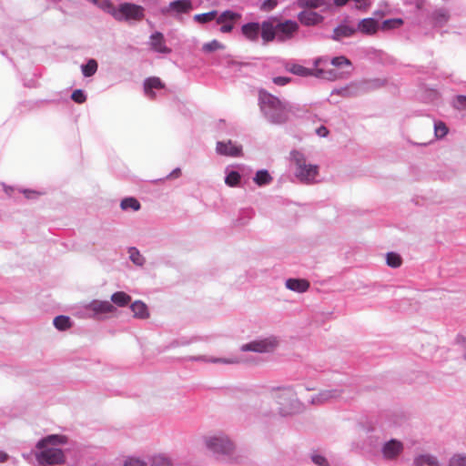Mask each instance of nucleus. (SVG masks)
I'll return each instance as SVG.
<instances>
[{
    "label": "nucleus",
    "instance_id": "1",
    "mask_svg": "<svg viewBox=\"0 0 466 466\" xmlns=\"http://www.w3.org/2000/svg\"><path fill=\"white\" fill-rule=\"evenodd\" d=\"M67 442V438L64 435H49L40 441L36 447L40 450L36 453L37 461L42 465L61 464L65 461L63 451L56 446L63 445Z\"/></svg>",
    "mask_w": 466,
    "mask_h": 466
},
{
    "label": "nucleus",
    "instance_id": "2",
    "mask_svg": "<svg viewBox=\"0 0 466 466\" xmlns=\"http://www.w3.org/2000/svg\"><path fill=\"white\" fill-rule=\"evenodd\" d=\"M260 107L265 116L275 124H281L289 119L290 106L271 94L263 92L259 96Z\"/></svg>",
    "mask_w": 466,
    "mask_h": 466
},
{
    "label": "nucleus",
    "instance_id": "3",
    "mask_svg": "<svg viewBox=\"0 0 466 466\" xmlns=\"http://www.w3.org/2000/svg\"><path fill=\"white\" fill-rule=\"evenodd\" d=\"M290 71L298 76H314L318 78L327 79V80H336L339 79L341 75L337 70L333 68H329L328 61L325 58H318L314 62V68L309 69L299 65H295L292 66Z\"/></svg>",
    "mask_w": 466,
    "mask_h": 466
},
{
    "label": "nucleus",
    "instance_id": "4",
    "mask_svg": "<svg viewBox=\"0 0 466 466\" xmlns=\"http://www.w3.org/2000/svg\"><path fill=\"white\" fill-rule=\"evenodd\" d=\"M291 159L297 167V177L302 182L313 183L319 175V167L317 165H308L304 154L297 150L291 152Z\"/></svg>",
    "mask_w": 466,
    "mask_h": 466
},
{
    "label": "nucleus",
    "instance_id": "5",
    "mask_svg": "<svg viewBox=\"0 0 466 466\" xmlns=\"http://www.w3.org/2000/svg\"><path fill=\"white\" fill-rule=\"evenodd\" d=\"M109 12L118 21H140L144 17V8L141 5L135 4L124 3L121 4L117 8H115L112 5H109Z\"/></svg>",
    "mask_w": 466,
    "mask_h": 466
},
{
    "label": "nucleus",
    "instance_id": "6",
    "mask_svg": "<svg viewBox=\"0 0 466 466\" xmlns=\"http://www.w3.org/2000/svg\"><path fill=\"white\" fill-rule=\"evenodd\" d=\"M276 402L280 406L279 411L283 415L291 412L293 404L296 400V393L291 388L279 389L274 395Z\"/></svg>",
    "mask_w": 466,
    "mask_h": 466
},
{
    "label": "nucleus",
    "instance_id": "7",
    "mask_svg": "<svg viewBox=\"0 0 466 466\" xmlns=\"http://www.w3.org/2000/svg\"><path fill=\"white\" fill-rule=\"evenodd\" d=\"M279 342L276 338L269 337L260 340H254L241 346L242 351H254L258 353H265L273 351Z\"/></svg>",
    "mask_w": 466,
    "mask_h": 466
},
{
    "label": "nucleus",
    "instance_id": "8",
    "mask_svg": "<svg viewBox=\"0 0 466 466\" xmlns=\"http://www.w3.org/2000/svg\"><path fill=\"white\" fill-rule=\"evenodd\" d=\"M206 444L212 451L219 454H230L234 450L233 443L226 436H214L206 440Z\"/></svg>",
    "mask_w": 466,
    "mask_h": 466
},
{
    "label": "nucleus",
    "instance_id": "9",
    "mask_svg": "<svg viewBox=\"0 0 466 466\" xmlns=\"http://www.w3.org/2000/svg\"><path fill=\"white\" fill-rule=\"evenodd\" d=\"M216 151L218 154L226 157H238L242 156V147L232 140L218 142Z\"/></svg>",
    "mask_w": 466,
    "mask_h": 466
},
{
    "label": "nucleus",
    "instance_id": "10",
    "mask_svg": "<svg viewBox=\"0 0 466 466\" xmlns=\"http://www.w3.org/2000/svg\"><path fill=\"white\" fill-rule=\"evenodd\" d=\"M240 18V15L229 10L223 12L218 15L217 24L221 25L220 32L229 33L234 28V24Z\"/></svg>",
    "mask_w": 466,
    "mask_h": 466
},
{
    "label": "nucleus",
    "instance_id": "11",
    "mask_svg": "<svg viewBox=\"0 0 466 466\" xmlns=\"http://www.w3.org/2000/svg\"><path fill=\"white\" fill-rule=\"evenodd\" d=\"M87 309L96 317L114 314L116 311V307L107 300H94L87 306Z\"/></svg>",
    "mask_w": 466,
    "mask_h": 466
},
{
    "label": "nucleus",
    "instance_id": "12",
    "mask_svg": "<svg viewBox=\"0 0 466 466\" xmlns=\"http://www.w3.org/2000/svg\"><path fill=\"white\" fill-rule=\"evenodd\" d=\"M277 37L279 40L283 41L290 38L295 32H297L299 25L295 21L287 20L283 23L276 22Z\"/></svg>",
    "mask_w": 466,
    "mask_h": 466
},
{
    "label": "nucleus",
    "instance_id": "13",
    "mask_svg": "<svg viewBox=\"0 0 466 466\" xmlns=\"http://www.w3.org/2000/svg\"><path fill=\"white\" fill-rule=\"evenodd\" d=\"M276 18L262 22L260 25L261 37L265 43L274 40L277 36Z\"/></svg>",
    "mask_w": 466,
    "mask_h": 466
},
{
    "label": "nucleus",
    "instance_id": "14",
    "mask_svg": "<svg viewBox=\"0 0 466 466\" xmlns=\"http://www.w3.org/2000/svg\"><path fill=\"white\" fill-rule=\"evenodd\" d=\"M380 28L379 23L373 18H364L358 24L357 31L366 35H375Z\"/></svg>",
    "mask_w": 466,
    "mask_h": 466
},
{
    "label": "nucleus",
    "instance_id": "15",
    "mask_svg": "<svg viewBox=\"0 0 466 466\" xmlns=\"http://www.w3.org/2000/svg\"><path fill=\"white\" fill-rule=\"evenodd\" d=\"M164 87L165 84L157 76L148 77L144 82V92L150 99L156 98V93L153 89H162Z\"/></svg>",
    "mask_w": 466,
    "mask_h": 466
},
{
    "label": "nucleus",
    "instance_id": "16",
    "mask_svg": "<svg viewBox=\"0 0 466 466\" xmlns=\"http://www.w3.org/2000/svg\"><path fill=\"white\" fill-rule=\"evenodd\" d=\"M150 46L151 49L161 54L171 52V49L166 46L164 35L160 32H156L150 36Z\"/></svg>",
    "mask_w": 466,
    "mask_h": 466
},
{
    "label": "nucleus",
    "instance_id": "17",
    "mask_svg": "<svg viewBox=\"0 0 466 466\" xmlns=\"http://www.w3.org/2000/svg\"><path fill=\"white\" fill-rule=\"evenodd\" d=\"M403 450V445L400 441L391 440L388 441L383 447V455L387 459L396 458Z\"/></svg>",
    "mask_w": 466,
    "mask_h": 466
},
{
    "label": "nucleus",
    "instance_id": "18",
    "mask_svg": "<svg viewBox=\"0 0 466 466\" xmlns=\"http://www.w3.org/2000/svg\"><path fill=\"white\" fill-rule=\"evenodd\" d=\"M299 20L305 25H315L322 21V16L312 10H305L299 13Z\"/></svg>",
    "mask_w": 466,
    "mask_h": 466
},
{
    "label": "nucleus",
    "instance_id": "19",
    "mask_svg": "<svg viewBox=\"0 0 466 466\" xmlns=\"http://www.w3.org/2000/svg\"><path fill=\"white\" fill-rule=\"evenodd\" d=\"M242 34L250 41H256L260 33V25L258 23H248L241 28Z\"/></svg>",
    "mask_w": 466,
    "mask_h": 466
},
{
    "label": "nucleus",
    "instance_id": "20",
    "mask_svg": "<svg viewBox=\"0 0 466 466\" xmlns=\"http://www.w3.org/2000/svg\"><path fill=\"white\" fill-rule=\"evenodd\" d=\"M286 287L293 291L305 292L309 288V282L306 279H289L286 281Z\"/></svg>",
    "mask_w": 466,
    "mask_h": 466
},
{
    "label": "nucleus",
    "instance_id": "21",
    "mask_svg": "<svg viewBox=\"0 0 466 466\" xmlns=\"http://www.w3.org/2000/svg\"><path fill=\"white\" fill-rule=\"evenodd\" d=\"M130 309L135 318L144 319L149 317V312L147 305L140 300H137L134 303H132Z\"/></svg>",
    "mask_w": 466,
    "mask_h": 466
},
{
    "label": "nucleus",
    "instance_id": "22",
    "mask_svg": "<svg viewBox=\"0 0 466 466\" xmlns=\"http://www.w3.org/2000/svg\"><path fill=\"white\" fill-rule=\"evenodd\" d=\"M415 466H440L438 459L431 454H421L414 459Z\"/></svg>",
    "mask_w": 466,
    "mask_h": 466
},
{
    "label": "nucleus",
    "instance_id": "23",
    "mask_svg": "<svg viewBox=\"0 0 466 466\" xmlns=\"http://www.w3.org/2000/svg\"><path fill=\"white\" fill-rule=\"evenodd\" d=\"M356 33V28L349 25H339L334 29L333 39L340 40L343 37H350Z\"/></svg>",
    "mask_w": 466,
    "mask_h": 466
},
{
    "label": "nucleus",
    "instance_id": "24",
    "mask_svg": "<svg viewBox=\"0 0 466 466\" xmlns=\"http://www.w3.org/2000/svg\"><path fill=\"white\" fill-rule=\"evenodd\" d=\"M111 301L118 307H125L130 303L131 297L126 292L117 291L111 296Z\"/></svg>",
    "mask_w": 466,
    "mask_h": 466
},
{
    "label": "nucleus",
    "instance_id": "25",
    "mask_svg": "<svg viewBox=\"0 0 466 466\" xmlns=\"http://www.w3.org/2000/svg\"><path fill=\"white\" fill-rule=\"evenodd\" d=\"M170 8L177 13H187L192 9L190 0H177L170 4Z\"/></svg>",
    "mask_w": 466,
    "mask_h": 466
},
{
    "label": "nucleus",
    "instance_id": "26",
    "mask_svg": "<svg viewBox=\"0 0 466 466\" xmlns=\"http://www.w3.org/2000/svg\"><path fill=\"white\" fill-rule=\"evenodd\" d=\"M330 65L333 66L332 67L333 69L337 70L339 73V71L338 70L339 68H341L343 66L350 67L351 62L346 56H336V57L332 58ZM328 66H329V68H331L329 64H328ZM340 75H341V76L339 78L342 77L341 72H340Z\"/></svg>",
    "mask_w": 466,
    "mask_h": 466
},
{
    "label": "nucleus",
    "instance_id": "27",
    "mask_svg": "<svg viewBox=\"0 0 466 466\" xmlns=\"http://www.w3.org/2000/svg\"><path fill=\"white\" fill-rule=\"evenodd\" d=\"M120 207L123 210L132 209L134 211H137L140 209L141 206L138 200L135 198H126L121 203Z\"/></svg>",
    "mask_w": 466,
    "mask_h": 466
},
{
    "label": "nucleus",
    "instance_id": "28",
    "mask_svg": "<svg viewBox=\"0 0 466 466\" xmlns=\"http://www.w3.org/2000/svg\"><path fill=\"white\" fill-rule=\"evenodd\" d=\"M272 177L267 170H258L254 177L255 183L258 186L267 185L270 183Z\"/></svg>",
    "mask_w": 466,
    "mask_h": 466
},
{
    "label": "nucleus",
    "instance_id": "29",
    "mask_svg": "<svg viewBox=\"0 0 466 466\" xmlns=\"http://www.w3.org/2000/svg\"><path fill=\"white\" fill-rule=\"evenodd\" d=\"M449 14L445 9H438L432 14L434 23L438 25H442L449 20Z\"/></svg>",
    "mask_w": 466,
    "mask_h": 466
},
{
    "label": "nucleus",
    "instance_id": "30",
    "mask_svg": "<svg viewBox=\"0 0 466 466\" xmlns=\"http://www.w3.org/2000/svg\"><path fill=\"white\" fill-rule=\"evenodd\" d=\"M218 16V12L213 10L208 13L204 14H198L194 16V20L200 24H206L208 23L214 19H216Z\"/></svg>",
    "mask_w": 466,
    "mask_h": 466
},
{
    "label": "nucleus",
    "instance_id": "31",
    "mask_svg": "<svg viewBox=\"0 0 466 466\" xmlns=\"http://www.w3.org/2000/svg\"><path fill=\"white\" fill-rule=\"evenodd\" d=\"M129 258L137 266H143L145 258L140 254L139 250L132 247L128 249Z\"/></svg>",
    "mask_w": 466,
    "mask_h": 466
},
{
    "label": "nucleus",
    "instance_id": "32",
    "mask_svg": "<svg viewBox=\"0 0 466 466\" xmlns=\"http://www.w3.org/2000/svg\"><path fill=\"white\" fill-rule=\"evenodd\" d=\"M403 20L400 18H392V19H387L382 22L380 28L381 30H390L394 28H399L400 25H402Z\"/></svg>",
    "mask_w": 466,
    "mask_h": 466
},
{
    "label": "nucleus",
    "instance_id": "33",
    "mask_svg": "<svg viewBox=\"0 0 466 466\" xmlns=\"http://www.w3.org/2000/svg\"><path fill=\"white\" fill-rule=\"evenodd\" d=\"M54 325L59 330H66L70 328V319L66 316H57L54 319Z\"/></svg>",
    "mask_w": 466,
    "mask_h": 466
},
{
    "label": "nucleus",
    "instance_id": "34",
    "mask_svg": "<svg viewBox=\"0 0 466 466\" xmlns=\"http://www.w3.org/2000/svg\"><path fill=\"white\" fill-rule=\"evenodd\" d=\"M97 70V63L95 59H90L82 66V72L85 76H92Z\"/></svg>",
    "mask_w": 466,
    "mask_h": 466
},
{
    "label": "nucleus",
    "instance_id": "35",
    "mask_svg": "<svg viewBox=\"0 0 466 466\" xmlns=\"http://www.w3.org/2000/svg\"><path fill=\"white\" fill-rule=\"evenodd\" d=\"M387 265L391 268H399L402 264L400 256L394 252H389L386 257Z\"/></svg>",
    "mask_w": 466,
    "mask_h": 466
},
{
    "label": "nucleus",
    "instance_id": "36",
    "mask_svg": "<svg viewBox=\"0 0 466 466\" xmlns=\"http://www.w3.org/2000/svg\"><path fill=\"white\" fill-rule=\"evenodd\" d=\"M224 45L218 40H212L209 43H206L202 46V50L206 53H211L217 50L224 49Z\"/></svg>",
    "mask_w": 466,
    "mask_h": 466
},
{
    "label": "nucleus",
    "instance_id": "37",
    "mask_svg": "<svg viewBox=\"0 0 466 466\" xmlns=\"http://www.w3.org/2000/svg\"><path fill=\"white\" fill-rule=\"evenodd\" d=\"M325 4V0H298L299 7L318 8Z\"/></svg>",
    "mask_w": 466,
    "mask_h": 466
},
{
    "label": "nucleus",
    "instance_id": "38",
    "mask_svg": "<svg viewBox=\"0 0 466 466\" xmlns=\"http://www.w3.org/2000/svg\"><path fill=\"white\" fill-rule=\"evenodd\" d=\"M240 181V175L237 171H231L226 177L225 182L229 187L237 186Z\"/></svg>",
    "mask_w": 466,
    "mask_h": 466
},
{
    "label": "nucleus",
    "instance_id": "39",
    "mask_svg": "<svg viewBox=\"0 0 466 466\" xmlns=\"http://www.w3.org/2000/svg\"><path fill=\"white\" fill-rule=\"evenodd\" d=\"M434 131H435L436 137L441 138L447 135L448 127L445 125V123L440 121V122L435 123Z\"/></svg>",
    "mask_w": 466,
    "mask_h": 466
},
{
    "label": "nucleus",
    "instance_id": "40",
    "mask_svg": "<svg viewBox=\"0 0 466 466\" xmlns=\"http://www.w3.org/2000/svg\"><path fill=\"white\" fill-rule=\"evenodd\" d=\"M449 466H466V455L456 454L451 460Z\"/></svg>",
    "mask_w": 466,
    "mask_h": 466
},
{
    "label": "nucleus",
    "instance_id": "41",
    "mask_svg": "<svg viewBox=\"0 0 466 466\" xmlns=\"http://www.w3.org/2000/svg\"><path fill=\"white\" fill-rule=\"evenodd\" d=\"M339 396V391L337 390H324V391L319 393V398L323 401H327V400H329L331 399L338 398Z\"/></svg>",
    "mask_w": 466,
    "mask_h": 466
},
{
    "label": "nucleus",
    "instance_id": "42",
    "mask_svg": "<svg viewBox=\"0 0 466 466\" xmlns=\"http://www.w3.org/2000/svg\"><path fill=\"white\" fill-rule=\"evenodd\" d=\"M151 466H172V463L167 458L159 455L153 458Z\"/></svg>",
    "mask_w": 466,
    "mask_h": 466
},
{
    "label": "nucleus",
    "instance_id": "43",
    "mask_svg": "<svg viewBox=\"0 0 466 466\" xmlns=\"http://www.w3.org/2000/svg\"><path fill=\"white\" fill-rule=\"evenodd\" d=\"M71 98L77 104H82L86 100V96L81 89L73 91Z\"/></svg>",
    "mask_w": 466,
    "mask_h": 466
},
{
    "label": "nucleus",
    "instance_id": "44",
    "mask_svg": "<svg viewBox=\"0 0 466 466\" xmlns=\"http://www.w3.org/2000/svg\"><path fill=\"white\" fill-rule=\"evenodd\" d=\"M454 107L458 110L466 109V96H458L454 101Z\"/></svg>",
    "mask_w": 466,
    "mask_h": 466
},
{
    "label": "nucleus",
    "instance_id": "45",
    "mask_svg": "<svg viewBox=\"0 0 466 466\" xmlns=\"http://www.w3.org/2000/svg\"><path fill=\"white\" fill-rule=\"evenodd\" d=\"M277 0H266L261 5V9L264 11H270L277 5Z\"/></svg>",
    "mask_w": 466,
    "mask_h": 466
},
{
    "label": "nucleus",
    "instance_id": "46",
    "mask_svg": "<svg viewBox=\"0 0 466 466\" xmlns=\"http://www.w3.org/2000/svg\"><path fill=\"white\" fill-rule=\"evenodd\" d=\"M312 461L315 464L317 465H319V466H328V462H327V460L326 458H324L323 456L321 455H313L312 456Z\"/></svg>",
    "mask_w": 466,
    "mask_h": 466
},
{
    "label": "nucleus",
    "instance_id": "47",
    "mask_svg": "<svg viewBox=\"0 0 466 466\" xmlns=\"http://www.w3.org/2000/svg\"><path fill=\"white\" fill-rule=\"evenodd\" d=\"M124 466H147V463H145L144 461L138 460V459H134V458H131V459H128Z\"/></svg>",
    "mask_w": 466,
    "mask_h": 466
},
{
    "label": "nucleus",
    "instance_id": "48",
    "mask_svg": "<svg viewBox=\"0 0 466 466\" xmlns=\"http://www.w3.org/2000/svg\"><path fill=\"white\" fill-rule=\"evenodd\" d=\"M289 81H290V79L286 76H277V77L273 78L274 84H276L278 86H285L288 83H289Z\"/></svg>",
    "mask_w": 466,
    "mask_h": 466
},
{
    "label": "nucleus",
    "instance_id": "49",
    "mask_svg": "<svg viewBox=\"0 0 466 466\" xmlns=\"http://www.w3.org/2000/svg\"><path fill=\"white\" fill-rule=\"evenodd\" d=\"M316 133L318 134V136L321 137H325L328 136L329 134V130L327 129L326 127L324 126H321L319 127L317 130H316Z\"/></svg>",
    "mask_w": 466,
    "mask_h": 466
},
{
    "label": "nucleus",
    "instance_id": "50",
    "mask_svg": "<svg viewBox=\"0 0 466 466\" xmlns=\"http://www.w3.org/2000/svg\"><path fill=\"white\" fill-rule=\"evenodd\" d=\"M181 175V170L180 168H176L175 170H173L167 177V178H176V177H178L179 176Z\"/></svg>",
    "mask_w": 466,
    "mask_h": 466
},
{
    "label": "nucleus",
    "instance_id": "51",
    "mask_svg": "<svg viewBox=\"0 0 466 466\" xmlns=\"http://www.w3.org/2000/svg\"><path fill=\"white\" fill-rule=\"evenodd\" d=\"M354 1L357 3V5H358L357 6L359 8H362V7L366 8L369 5L367 3L368 0H354Z\"/></svg>",
    "mask_w": 466,
    "mask_h": 466
},
{
    "label": "nucleus",
    "instance_id": "52",
    "mask_svg": "<svg viewBox=\"0 0 466 466\" xmlns=\"http://www.w3.org/2000/svg\"><path fill=\"white\" fill-rule=\"evenodd\" d=\"M7 459L8 455L4 451H0V462H5Z\"/></svg>",
    "mask_w": 466,
    "mask_h": 466
},
{
    "label": "nucleus",
    "instance_id": "53",
    "mask_svg": "<svg viewBox=\"0 0 466 466\" xmlns=\"http://www.w3.org/2000/svg\"><path fill=\"white\" fill-rule=\"evenodd\" d=\"M349 0H334V3L338 6H342L347 4Z\"/></svg>",
    "mask_w": 466,
    "mask_h": 466
},
{
    "label": "nucleus",
    "instance_id": "54",
    "mask_svg": "<svg viewBox=\"0 0 466 466\" xmlns=\"http://www.w3.org/2000/svg\"><path fill=\"white\" fill-rule=\"evenodd\" d=\"M215 362H223V363H234L235 360H215Z\"/></svg>",
    "mask_w": 466,
    "mask_h": 466
},
{
    "label": "nucleus",
    "instance_id": "55",
    "mask_svg": "<svg viewBox=\"0 0 466 466\" xmlns=\"http://www.w3.org/2000/svg\"><path fill=\"white\" fill-rule=\"evenodd\" d=\"M30 193H32V192H31V191H27V190H25V196H26L27 198H29V194H30Z\"/></svg>",
    "mask_w": 466,
    "mask_h": 466
}]
</instances>
